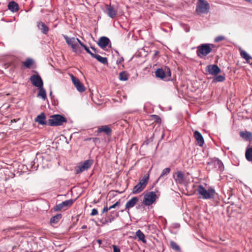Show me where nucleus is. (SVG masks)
<instances>
[{
  "label": "nucleus",
  "mask_w": 252,
  "mask_h": 252,
  "mask_svg": "<svg viewBox=\"0 0 252 252\" xmlns=\"http://www.w3.org/2000/svg\"><path fill=\"white\" fill-rule=\"evenodd\" d=\"M197 194L198 198L203 199H213L215 197V190L212 188L207 190L202 185H199L197 188Z\"/></svg>",
  "instance_id": "f257e3e1"
},
{
  "label": "nucleus",
  "mask_w": 252,
  "mask_h": 252,
  "mask_svg": "<svg viewBox=\"0 0 252 252\" xmlns=\"http://www.w3.org/2000/svg\"><path fill=\"white\" fill-rule=\"evenodd\" d=\"M66 120L63 116L59 115H53L48 120V126H62L63 123H66Z\"/></svg>",
  "instance_id": "f03ea898"
},
{
  "label": "nucleus",
  "mask_w": 252,
  "mask_h": 252,
  "mask_svg": "<svg viewBox=\"0 0 252 252\" xmlns=\"http://www.w3.org/2000/svg\"><path fill=\"white\" fill-rule=\"evenodd\" d=\"M210 46H214L213 44H202L197 47L196 54L200 58L206 56L211 52L212 49Z\"/></svg>",
  "instance_id": "7ed1b4c3"
},
{
  "label": "nucleus",
  "mask_w": 252,
  "mask_h": 252,
  "mask_svg": "<svg viewBox=\"0 0 252 252\" xmlns=\"http://www.w3.org/2000/svg\"><path fill=\"white\" fill-rule=\"evenodd\" d=\"M149 179V174L145 175L143 178L140 179L139 183L133 188L132 193L133 194H137L141 192L146 187Z\"/></svg>",
  "instance_id": "20e7f679"
},
{
  "label": "nucleus",
  "mask_w": 252,
  "mask_h": 252,
  "mask_svg": "<svg viewBox=\"0 0 252 252\" xmlns=\"http://www.w3.org/2000/svg\"><path fill=\"white\" fill-rule=\"evenodd\" d=\"M198 3L196 7V11L198 14H207L209 12L210 5L205 0H198Z\"/></svg>",
  "instance_id": "39448f33"
},
{
  "label": "nucleus",
  "mask_w": 252,
  "mask_h": 252,
  "mask_svg": "<svg viewBox=\"0 0 252 252\" xmlns=\"http://www.w3.org/2000/svg\"><path fill=\"white\" fill-rule=\"evenodd\" d=\"M63 37L67 44L71 47L73 52L75 53H80L82 52L80 48L76 43L75 37H69L66 35H63Z\"/></svg>",
  "instance_id": "423d86ee"
},
{
  "label": "nucleus",
  "mask_w": 252,
  "mask_h": 252,
  "mask_svg": "<svg viewBox=\"0 0 252 252\" xmlns=\"http://www.w3.org/2000/svg\"><path fill=\"white\" fill-rule=\"evenodd\" d=\"M157 195L154 191H151L144 196L143 203L146 206L152 205L156 200Z\"/></svg>",
  "instance_id": "0eeeda50"
},
{
  "label": "nucleus",
  "mask_w": 252,
  "mask_h": 252,
  "mask_svg": "<svg viewBox=\"0 0 252 252\" xmlns=\"http://www.w3.org/2000/svg\"><path fill=\"white\" fill-rule=\"evenodd\" d=\"M93 163L92 159H87L80 164L76 169V174H79L90 168Z\"/></svg>",
  "instance_id": "6e6552de"
},
{
  "label": "nucleus",
  "mask_w": 252,
  "mask_h": 252,
  "mask_svg": "<svg viewBox=\"0 0 252 252\" xmlns=\"http://www.w3.org/2000/svg\"><path fill=\"white\" fill-rule=\"evenodd\" d=\"M30 80L32 85L37 88L43 86V80L39 74H32Z\"/></svg>",
  "instance_id": "1a4fd4ad"
},
{
  "label": "nucleus",
  "mask_w": 252,
  "mask_h": 252,
  "mask_svg": "<svg viewBox=\"0 0 252 252\" xmlns=\"http://www.w3.org/2000/svg\"><path fill=\"white\" fill-rule=\"evenodd\" d=\"M70 78L74 86L79 92L83 93L85 91L86 89L85 86L76 77L71 74Z\"/></svg>",
  "instance_id": "9d476101"
},
{
  "label": "nucleus",
  "mask_w": 252,
  "mask_h": 252,
  "mask_svg": "<svg viewBox=\"0 0 252 252\" xmlns=\"http://www.w3.org/2000/svg\"><path fill=\"white\" fill-rule=\"evenodd\" d=\"M173 178L177 184L180 185L185 184L186 181V177L181 171H177Z\"/></svg>",
  "instance_id": "9b49d317"
},
{
  "label": "nucleus",
  "mask_w": 252,
  "mask_h": 252,
  "mask_svg": "<svg viewBox=\"0 0 252 252\" xmlns=\"http://www.w3.org/2000/svg\"><path fill=\"white\" fill-rule=\"evenodd\" d=\"M206 71L208 74L212 75H217L221 72L220 69L216 64L208 65Z\"/></svg>",
  "instance_id": "f8f14e48"
},
{
  "label": "nucleus",
  "mask_w": 252,
  "mask_h": 252,
  "mask_svg": "<svg viewBox=\"0 0 252 252\" xmlns=\"http://www.w3.org/2000/svg\"><path fill=\"white\" fill-rule=\"evenodd\" d=\"M74 201H75V200H74L73 199L66 200L62 202V203H61L59 204H57L54 207V209L55 211H61L64 207L71 206L73 204V203H74Z\"/></svg>",
  "instance_id": "ddd939ff"
},
{
  "label": "nucleus",
  "mask_w": 252,
  "mask_h": 252,
  "mask_svg": "<svg viewBox=\"0 0 252 252\" xmlns=\"http://www.w3.org/2000/svg\"><path fill=\"white\" fill-rule=\"evenodd\" d=\"M109 43H110V40L106 36L100 37L97 42L98 45L103 49L106 48Z\"/></svg>",
  "instance_id": "4468645a"
},
{
  "label": "nucleus",
  "mask_w": 252,
  "mask_h": 252,
  "mask_svg": "<svg viewBox=\"0 0 252 252\" xmlns=\"http://www.w3.org/2000/svg\"><path fill=\"white\" fill-rule=\"evenodd\" d=\"M106 12L108 16L111 18H114L117 14V11L111 4L106 5Z\"/></svg>",
  "instance_id": "2eb2a0df"
},
{
  "label": "nucleus",
  "mask_w": 252,
  "mask_h": 252,
  "mask_svg": "<svg viewBox=\"0 0 252 252\" xmlns=\"http://www.w3.org/2000/svg\"><path fill=\"white\" fill-rule=\"evenodd\" d=\"M35 121L41 125H48V121H46V116L44 113H41L35 119Z\"/></svg>",
  "instance_id": "dca6fc26"
},
{
  "label": "nucleus",
  "mask_w": 252,
  "mask_h": 252,
  "mask_svg": "<svg viewBox=\"0 0 252 252\" xmlns=\"http://www.w3.org/2000/svg\"><path fill=\"white\" fill-rule=\"evenodd\" d=\"M138 201L137 197H133L129 200L126 203L125 206V210L129 209L134 207Z\"/></svg>",
  "instance_id": "f3484780"
},
{
  "label": "nucleus",
  "mask_w": 252,
  "mask_h": 252,
  "mask_svg": "<svg viewBox=\"0 0 252 252\" xmlns=\"http://www.w3.org/2000/svg\"><path fill=\"white\" fill-rule=\"evenodd\" d=\"M194 137L195 138L196 141L198 143V144L200 146H202L204 141V138L202 135V134L197 130H195L194 132Z\"/></svg>",
  "instance_id": "a211bd4d"
},
{
  "label": "nucleus",
  "mask_w": 252,
  "mask_h": 252,
  "mask_svg": "<svg viewBox=\"0 0 252 252\" xmlns=\"http://www.w3.org/2000/svg\"><path fill=\"white\" fill-rule=\"evenodd\" d=\"M8 9L12 12H16L19 10V5L14 0H11L8 4Z\"/></svg>",
  "instance_id": "6ab92c4d"
},
{
  "label": "nucleus",
  "mask_w": 252,
  "mask_h": 252,
  "mask_svg": "<svg viewBox=\"0 0 252 252\" xmlns=\"http://www.w3.org/2000/svg\"><path fill=\"white\" fill-rule=\"evenodd\" d=\"M119 212L116 211H112L110 214L106 217V223H110L113 221L116 218L119 217Z\"/></svg>",
  "instance_id": "aec40b11"
},
{
  "label": "nucleus",
  "mask_w": 252,
  "mask_h": 252,
  "mask_svg": "<svg viewBox=\"0 0 252 252\" xmlns=\"http://www.w3.org/2000/svg\"><path fill=\"white\" fill-rule=\"evenodd\" d=\"M97 131L99 133L104 132L108 136H110L112 133L111 128L107 125L102 126L98 127Z\"/></svg>",
  "instance_id": "412c9836"
},
{
  "label": "nucleus",
  "mask_w": 252,
  "mask_h": 252,
  "mask_svg": "<svg viewBox=\"0 0 252 252\" xmlns=\"http://www.w3.org/2000/svg\"><path fill=\"white\" fill-rule=\"evenodd\" d=\"M37 26L43 34H46L49 32V29L48 26L42 22H38L37 23Z\"/></svg>",
  "instance_id": "4be33fe9"
},
{
  "label": "nucleus",
  "mask_w": 252,
  "mask_h": 252,
  "mask_svg": "<svg viewBox=\"0 0 252 252\" xmlns=\"http://www.w3.org/2000/svg\"><path fill=\"white\" fill-rule=\"evenodd\" d=\"M155 75L157 78L162 80H167L165 73L162 68H158L155 72Z\"/></svg>",
  "instance_id": "5701e85b"
},
{
  "label": "nucleus",
  "mask_w": 252,
  "mask_h": 252,
  "mask_svg": "<svg viewBox=\"0 0 252 252\" xmlns=\"http://www.w3.org/2000/svg\"><path fill=\"white\" fill-rule=\"evenodd\" d=\"M37 89L38 90V93L37 94V96L38 97H41L43 100H45L47 98V94L46 91L44 89L43 86Z\"/></svg>",
  "instance_id": "b1692460"
},
{
  "label": "nucleus",
  "mask_w": 252,
  "mask_h": 252,
  "mask_svg": "<svg viewBox=\"0 0 252 252\" xmlns=\"http://www.w3.org/2000/svg\"><path fill=\"white\" fill-rule=\"evenodd\" d=\"M240 136L246 140H251L252 139V135L249 131H241L240 132Z\"/></svg>",
  "instance_id": "393cba45"
},
{
  "label": "nucleus",
  "mask_w": 252,
  "mask_h": 252,
  "mask_svg": "<svg viewBox=\"0 0 252 252\" xmlns=\"http://www.w3.org/2000/svg\"><path fill=\"white\" fill-rule=\"evenodd\" d=\"M93 58L96 59L99 62L103 63V64H106L108 63L107 58L102 57L97 54H95Z\"/></svg>",
  "instance_id": "a878e982"
},
{
  "label": "nucleus",
  "mask_w": 252,
  "mask_h": 252,
  "mask_svg": "<svg viewBox=\"0 0 252 252\" xmlns=\"http://www.w3.org/2000/svg\"><path fill=\"white\" fill-rule=\"evenodd\" d=\"M215 165L218 167L220 170L222 171L223 170L224 166L222 161L217 158H215L213 159Z\"/></svg>",
  "instance_id": "bb28decb"
},
{
  "label": "nucleus",
  "mask_w": 252,
  "mask_h": 252,
  "mask_svg": "<svg viewBox=\"0 0 252 252\" xmlns=\"http://www.w3.org/2000/svg\"><path fill=\"white\" fill-rule=\"evenodd\" d=\"M62 215L61 214H58L50 219V222L51 223L57 224L59 220L62 219Z\"/></svg>",
  "instance_id": "cd10ccee"
},
{
  "label": "nucleus",
  "mask_w": 252,
  "mask_h": 252,
  "mask_svg": "<svg viewBox=\"0 0 252 252\" xmlns=\"http://www.w3.org/2000/svg\"><path fill=\"white\" fill-rule=\"evenodd\" d=\"M33 63V60L30 58H27L26 61L23 62V65L27 68H31Z\"/></svg>",
  "instance_id": "c85d7f7f"
},
{
  "label": "nucleus",
  "mask_w": 252,
  "mask_h": 252,
  "mask_svg": "<svg viewBox=\"0 0 252 252\" xmlns=\"http://www.w3.org/2000/svg\"><path fill=\"white\" fill-rule=\"evenodd\" d=\"M215 76L213 77V83H217V82H221L224 81L225 78L224 75H215Z\"/></svg>",
  "instance_id": "c756f323"
},
{
  "label": "nucleus",
  "mask_w": 252,
  "mask_h": 252,
  "mask_svg": "<svg viewBox=\"0 0 252 252\" xmlns=\"http://www.w3.org/2000/svg\"><path fill=\"white\" fill-rule=\"evenodd\" d=\"M245 156L248 161H252V147L246 150L245 153Z\"/></svg>",
  "instance_id": "7c9ffc66"
},
{
  "label": "nucleus",
  "mask_w": 252,
  "mask_h": 252,
  "mask_svg": "<svg viewBox=\"0 0 252 252\" xmlns=\"http://www.w3.org/2000/svg\"><path fill=\"white\" fill-rule=\"evenodd\" d=\"M136 236L138 238L139 240L141 241L143 243L146 242V241L145 239V235L140 229L138 230L136 232Z\"/></svg>",
  "instance_id": "2f4dec72"
},
{
  "label": "nucleus",
  "mask_w": 252,
  "mask_h": 252,
  "mask_svg": "<svg viewBox=\"0 0 252 252\" xmlns=\"http://www.w3.org/2000/svg\"><path fill=\"white\" fill-rule=\"evenodd\" d=\"M240 55L243 58L245 59L247 62H249L250 60L252 59V57L244 50L240 51Z\"/></svg>",
  "instance_id": "473e14b6"
},
{
  "label": "nucleus",
  "mask_w": 252,
  "mask_h": 252,
  "mask_svg": "<svg viewBox=\"0 0 252 252\" xmlns=\"http://www.w3.org/2000/svg\"><path fill=\"white\" fill-rule=\"evenodd\" d=\"M170 245L171 248L173 250H174L177 252L180 251V248L179 246H178V244L174 241H170Z\"/></svg>",
  "instance_id": "72a5a7b5"
},
{
  "label": "nucleus",
  "mask_w": 252,
  "mask_h": 252,
  "mask_svg": "<svg viewBox=\"0 0 252 252\" xmlns=\"http://www.w3.org/2000/svg\"><path fill=\"white\" fill-rule=\"evenodd\" d=\"M119 79L121 81H126L128 80V75L127 73L124 71L120 73Z\"/></svg>",
  "instance_id": "f704fd0d"
},
{
  "label": "nucleus",
  "mask_w": 252,
  "mask_h": 252,
  "mask_svg": "<svg viewBox=\"0 0 252 252\" xmlns=\"http://www.w3.org/2000/svg\"><path fill=\"white\" fill-rule=\"evenodd\" d=\"M171 169L169 167L164 168L162 171V172L158 179V180H159L161 179L162 177H163L165 175H167L170 172Z\"/></svg>",
  "instance_id": "c9c22d12"
},
{
  "label": "nucleus",
  "mask_w": 252,
  "mask_h": 252,
  "mask_svg": "<svg viewBox=\"0 0 252 252\" xmlns=\"http://www.w3.org/2000/svg\"><path fill=\"white\" fill-rule=\"evenodd\" d=\"M83 48L85 50L87 53L89 54L92 57H94L95 54L93 53L86 45H85Z\"/></svg>",
  "instance_id": "e433bc0d"
},
{
  "label": "nucleus",
  "mask_w": 252,
  "mask_h": 252,
  "mask_svg": "<svg viewBox=\"0 0 252 252\" xmlns=\"http://www.w3.org/2000/svg\"><path fill=\"white\" fill-rule=\"evenodd\" d=\"M225 39V37L223 35H220L216 37L215 38V42H219L220 41H222Z\"/></svg>",
  "instance_id": "4c0bfd02"
},
{
  "label": "nucleus",
  "mask_w": 252,
  "mask_h": 252,
  "mask_svg": "<svg viewBox=\"0 0 252 252\" xmlns=\"http://www.w3.org/2000/svg\"><path fill=\"white\" fill-rule=\"evenodd\" d=\"M98 214V211L96 209L94 208L92 210V212L91 213V216H94Z\"/></svg>",
  "instance_id": "58836bf2"
},
{
  "label": "nucleus",
  "mask_w": 252,
  "mask_h": 252,
  "mask_svg": "<svg viewBox=\"0 0 252 252\" xmlns=\"http://www.w3.org/2000/svg\"><path fill=\"white\" fill-rule=\"evenodd\" d=\"M120 204V201H117L115 204L109 207L110 210L116 208L117 206H119Z\"/></svg>",
  "instance_id": "ea45409f"
},
{
  "label": "nucleus",
  "mask_w": 252,
  "mask_h": 252,
  "mask_svg": "<svg viewBox=\"0 0 252 252\" xmlns=\"http://www.w3.org/2000/svg\"><path fill=\"white\" fill-rule=\"evenodd\" d=\"M112 247L113 248L114 252H120V249L118 246H117L116 245H113L112 246Z\"/></svg>",
  "instance_id": "a19ab883"
},
{
  "label": "nucleus",
  "mask_w": 252,
  "mask_h": 252,
  "mask_svg": "<svg viewBox=\"0 0 252 252\" xmlns=\"http://www.w3.org/2000/svg\"><path fill=\"white\" fill-rule=\"evenodd\" d=\"M76 39V43L77 44L78 43L82 47H84L85 44L81 41V40L78 39V38H75Z\"/></svg>",
  "instance_id": "79ce46f5"
},
{
  "label": "nucleus",
  "mask_w": 252,
  "mask_h": 252,
  "mask_svg": "<svg viewBox=\"0 0 252 252\" xmlns=\"http://www.w3.org/2000/svg\"><path fill=\"white\" fill-rule=\"evenodd\" d=\"M91 48L94 51V54H97V53H99L98 50H97L94 47L91 46Z\"/></svg>",
  "instance_id": "37998d69"
},
{
  "label": "nucleus",
  "mask_w": 252,
  "mask_h": 252,
  "mask_svg": "<svg viewBox=\"0 0 252 252\" xmlns=\"http://www.w3.org/2000/svg\"><path fill=\"white\" fill-rule=\"evenodd\" d=\"M110 210V208L107 207H104L102 210V213H104V212H106Z\"/></svg>",
  "instance_id": "c03bdc74"
},
{
  "label": "nucleus",
  "mask_w": 252,
  "mask_h": 252,
  "mask_svg": "<svg viewBox=\"0 0 252 252\" xmlns=\"http://www.w3.org/2000/svg\"><path fill=\"white\" fill-rule=\"evenodd\" d=\"M123 61H124V59H123V57H121V58H120V59H119V60H118L117 61V64H120V63H122V62H123Z\"/></svg>",
  "instance_id": "a18cd8bd"
},
{
  "label": "nucleus",
  "mask_w": 252,
  "mask_h": 252,
  "mask_svg": "<svg viewBox=\"0 0 252 252\" xmlns=\"http://www.w3.org/2000/svg\"><path fill=\"white\" fill-rule=\"evenodd\" d=\"M152 117L155 118L156 120L160 119L159 117L158 116L156 115H152Z\"/></svg>",
  "instance_id": "49530a36"
},
{
  "label": "nucleus",
  "mask_w": 252,
  "mask_h": 252,
  "mask_svg": "<svg viewBox=\"0 0 252 252\" xmlns=\"http://www.w3.org/2000/svg\"><path fill=\"white\" fill-rule=\"evenodd\" d=\"M174 227L175 228H179V227H180V224H178V223H175L174 224Z\"/></svg>",
  "instance_id": "de8ad7c7"
},
{
  "label": "nucleus",
  "mask_w": 252,
  "mask_h": 252,
  "mask_svg": "<svg viewBox=\"0 0 252 252\" xmlns=\"http://www.w3.org/2000/svg\"><path fill=\"white\" fill-rule=\"evenodd\" d=\"M96 242L98 243L99 245H100L102 243V241L100 239H97L96 240Z\"/></svg>",
  "instance_id": "09e8293b"
},
{
  "label": "nucleus",
  "mask_w": 252,
  "mask_h": 252,
  "mask_svg": "<svg viewBox=\"0 0 252 252\" xmlns=\"http://www.w3.org/2000/svg\"><path fill=\"white\" fill-rule=\"evenodd\" d=\"M87 228V226L86 225H83L81 227V229H86Z\"/></svg>",
  "instance_id": "8fccbe9b"
},
{
  "label": "nucleus",
  "mask_w": 252,
  "mask_h": 252,
  "mask_svg": "<svg viewBox=\"0 0 252 252\" xmlns=\"http://www.w3.org/2000/svg\"><path fill=\"white\" fill-rule=\"evenodd\" d=\"M159 53V52L158 51H155V53H154V56H156L157 55H158V54Z\"/></svg>",
  "instance_id": "3c124183"
},
{
  "label": "nucleus",
  "mask_w": 252,
  "mask_h": 252,
  "mask_svg": "<svg viewBox=\"0 0 252 252\" xmlns=\"http://www.w3.org/2000/svg\"><path fill=\"white\" fill-rule=\"evenodd\" d=\"M50 96L51 97V98H52V97H53V94H52V91H50Z\"/></svg>",
  "instance_id": "603ef678"
},
{
  "label": "nucleus",
  "mask_w": 252,
  "mask_h": 252,
  "mask_svg": "<svg viewBox=\"0 0 252 252\" xmlns=\"http://www.w3.org/2000/svg\"><path fill=\"white\" fill-rule=\"evenodd\" d=\"M167 69L168 70L169 76H170V74H171L170 70L169 68H168Z\"/></svg>",
  "instance_id": "864d4df0"
},
{
  "label": "nucleus",
  "mask_w": 252,
  "mask_h": 252,
  "mask_svg": "<svg viewBox=\"0 0 252 252\" xmlns=\"http://www.w3.org/2000/svg\"><path fill=\"white\" fill-rule=\"evenodd\" d=\"M136 208H137V209H139V208H140V206H137V207H136Z\"/></svg>",
  "instance_id": "5fc2aeb1"
}]
</instances>
